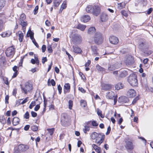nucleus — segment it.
<instances>
[{
    "label": "nucleus",
    "mask_w": 153,
    "mask_h": 153,
    "mask_svg": "<svg viewBox=\"0 0 153 153\" xmlns=\"http://www.w3.org/2000/svg\"><path fill=\"white\" fill-rule=\"evenodd\" d=\"M86 11L88 13H92L97 16L100 13V9L97 5H88L86 8Z\"/></svg>",
    "instance_id": "obj_1"
},
{
    "label": "nucleus",
    "mask_w": 153,
    "mask_h": 153,
    "mask_svg": "<svg viewBox=\"0 0 153 153\" xmlns=\"http://www.w3.org/2000/svg\"><path fill=\"white\" fill-rule=\"evenodd\" d=\"M20 85L22 91L25 94L30 93L33 89L32 84L28 82H26L24 85Z\"/></svg>",
    "instance_id": "obj_2"
},
{
    "label": "nucleus",
    "mask_w": 153,
    "mask_h": 153,
    "mask_svg": "<svg viewBox=\"0 0 153 153\" xmlns=\"http://www.w3.org/2000/svg\"><path fill=\"white\" fill-rule=\"evenodd\" d=\"M128 81L132 86H137L138 85L137 76L135 74H132L129 76Z\"/></svg>",
    "instance_id": "obj_3"
},
{
    "label": "nucleus",
    "mask_w": 153,
    "mask_h": 153,
    "mask_svg": "<svg viewBox=\"0 0 153 153\" xmlns=\"http://www.w3.org/2000/svg\"><path fill=\"white\" fill-rule=\"evenodd\" d=\"M94 40L95 43L98 45L101 44L103 41L102 34L99 32L96 33L94 36Z\"/></svg>",
    "instance_id": "obj_4"
},
{
    "label": "nucleus",
    "mask_w": 153,
    "mask_h": 153,
    "mask_svg": "<svg viewBox=\"0 0 153 153\" xmlns=\"http://www.w3.org/2000/svg\"><path fill=\"white\" fill-rule=\"evenodd\" d=\"M15 53V49L13 46L8 47L5 51V53L7 57H12Z\"/></svg>",
    "instance_id": "obj_5"
},
{
    "label": "nucleus",
    "mask_w": 153,
    "mask_h": 153,
    "mask_svg": "<svg viewBox=\"0 0 153 153\" xmlns=\"http://www.w3.org/2000/svg\"><path fill=\"white\" fill-rule=\"evenodd\" d=\"M67 115L66 114H63L61 115V121L62 125L64 126H67L69 124V122L68 121Z\"/></svg>",
    "instance_id": "obj_6"
},
{
    "label": "nucleus",
    "mask_w": 153,
    "mask_h": 153,
    "mask_svg": "<svg viewBox=\"0 0 153 153\" xmlns=\"http://www.w3.org/2000/svg\"><path fill=\"white\" fill-rule=\"evenodd\" d=\"M105 137V135H102L100 134L95 139V143L98 145H100L103 142Z\"/></svg>",
    "instance_id": "obj_7"
},
{
    "label": "nucleus",
    "mask_w": 153,
    "mask_h": 153,
    "mask_svg": "<svg viewBox=\"0 0 153 153\" xmlns=\"http://www.w3.org/2000/svg\"><path fill=\"white\" fill-rule=\"evenodd\" d=\"M125 147L127 150L131 151L134 148V145L133 143L129 141H127L126 142Z\"/></svg>",
    "instance_id": "obj_8"
},
{
    "label": "nucleus",
    "mask_w": 153,
    "mask_h": 153,
    "mask_svg": "<svg viewBox=\"0 0 153 153\" xmlns=\"http://www.w3.org/2000/svg\"><path fill=\"white\" fill-rule=\"evenodd\" d=\"M134 62L133 57L131 55L128 56L125 61V62L127 65H130L132 64Z\"/></svg>",
    "instance_id": "obj_9"
},
{
    "label": "nucleus",
    "mask_w": 153,
    "mask_h": 153,
    "mask_svg": "<svg viewBox=\"0 0 153 153\" xmlns=\"http://www.w3.org/2000/svg\"><path fill=\"white\" fill-rule=\"evenodd\" d=\"M120 66V64L118 63H115L114 64L110 65L108 67V69L109 71H113L116 69L119 68Z\"/></svg>",
    "instance_id": "obj_10"
},
{
    "label": "nucleus",
    "mask_w": 153,
    "mask_h": 153,
    "mask_svg": "<svg viewBox=\"0 0 153 153\" xmlns=\"http://www.w3.org/2000/svg\"><path fill=\"white\" fill-rule=\"evenodd\" d=\"M82 41L81 37L79 35H75L74 37L73 42L74 43L78 44L80 43Z\"/></svg>",
    "instance_id": "obj_11"
},
{
    "label": "nucleus",
    "mask_w": 153,
    "mask_h": 153,
    "mask_svg": "<svg viewBox=\"0 0 153 153\" xmlns=\"http://www.w3.org/2000/svg\"><path fill=\"white\" fill-rule=\"evenodd\" d=\"M110 42L114 45H116L119 42L118 38L115 36H112L110 37L109 39Z\"/></svg>",
    "instance_id": "obj_12"
},
{
    "label": "nucleus",
    "mask_w": 153,
    "mask_h": 153,
    "mask_svg": "<svg viewBox=\"0 0 153 153\" xmlns=\"http://www.w3.org/2000/svg\"><path fill=\"white\" fill-rule=\"evenodd\" d=\"M136 94L135 91L133 89H130L127 92V96L129 97L132 98L135 97Z\"/></svg>",
    "instance_id": "obj_13"
},
{
    "label": "nucleus",
    "mask_w": 153,
    "mask_h": 153,
    "mask_svg": "<svg viewBox=\"0 0 153 153\" xmlns=\"http://www.w3.org/2000/svg\"><path fill=\"white\" fill-rule=\"evenodd\" d=\"M90 19V17L89 16L86 15L82 16L80 20L81 22L85 23L88 22Z\"/></svg>",
    "instance_id": "obj_14"
},
{
    "label": "nucleus",
    "mask_w": 153,
    "mask_h": 153,
    "mask_svg": "<svg viewBox=\"0 0 153 153\" xmlns=\"http://www.w3.org/2000/svg\"><path fill=\"white\" fill-rule=\"evenodd\" d=\"M65 94L69 93L70 90V85L69 83H65L64 86Z\"/></svg>",
    "instance_id": "obj_15"
},
{
    "label": "nucleus",
    "mask_w": 153,
    "mask_h": 153,
    "mask_svg": "<svg viewBox=\"0 0 153 153\" xmlns=\"http://www.w3.org/2000/svg\"><path fill=\"white\" fill-rule=\"evenodd\" d=\"M18 148L20 150L23 152H24L27 150L29 149V147L27 145H25L23 144H20Z\"/></svg>",
    "instance_id": "obj_16"
},
{
    "label": "nucleus",
    "mask_w": 153,
    "mask_h": 153,
    "mask_svg": "<svg viewBox=\"0 0 153 153\" xmlns=\"http://www.w3.org/2000/svg\"><path fill=\"white\" fill-rule=\"evenodd\" d=\"M118 101L120 102L126 103L128 102L129 101V100L127 97L123 96L119 97Z\"/></svg>",
    "instance_id": "obj_17"
},
{
    "label": "nucleus",
    "mask_w": 153,
    "mask_h": 153,
    "mask_svg": "<svg viewBox=\"0 0 153 153\" xmlns=\"http://www.w3.org/2000/svg\"><path fill=\"white\" fill-rule=\"evenodd\" d=\"M108 19V16L106 14L103 13L100 16V19L102 22H105Z\"/></svg>",
    "instance_id": "obj_18"
},
{
    "label": "nucleus",
    "mask_w": 153,
    "mask_h": 153,
    "mask_svg": "<svg viewBox=\"0 0 153 153\" xmlns=\"http://www.w3.org/2000/svg\"><path fill=\"white\" fill-rule=\"evenodd\" d=\"M91 50L92 55L94 56L97 55L98 53L97 52V48L95 46H91Z\"/></svg>",
    "instance_id": "obj_19"
},
{
    "label": "nucleus",
    "mask_w": 153,
    "mask_h": 153,
    "mask_svg": "<svg viewBox=\"0 0 153 153\" xmlns=\"http://www.w3.org/2000/svg\"><path fill=\"white\" fill-rule=\"evenodd\" d=\"M102 89L104 90H109L111 88V85L108 84H102Z\"/></svg>",
    "instance_id": "obj_20"
},
{
    "label": "nucleus",
    "mask_w": 153,
    "mask_h": 153,
    "mask_svg": "<svg viewBox=\"0 0 153 153\" xmlns=\"http://www.w3.org/2000/svg\"><path fill=\"white\" fill-rule=\"evenodd\" d=\"M73 51L76 53H80L82 51L81 49L77 46H73Z\"/></svg>",
    "instance_id": "obj_21"
},
{
    "label": "nucleus",
    "mask_w": 153,
    "mask_h": 153,
    "mask_svg": "<svg viewBox=\"0 0 153 153\" xmlns=\"http://www.w3.org/2000/svg\"><path fill=\"white\" fill-rule=\"evenodd\" d=\"M86 26L85 25L79 24L76 27V28L81 31H83L85 29Z\"/></svg>",
    "instance_id": "obj_22"
},
{
    "label": "nucleus",
    "mask_w": 153,
    "mask_h": 153,
    "mask_svg": "<svg viewBox=\"0 0 153 153\" xmlns=\"http://www.w3.org/2000/svg\"><path fill=\"white\" fill-rule=\"evenodd\" d=\"M114 96V93L112 91L108 92L107 93L106 97L108 99H112Z\"/></svg>",
    "instance_id": "obj_23"
},
{
    "label": "nucleus",
    "mask_w": 153,
    "mask_h": 153,
    "mask_svg": "<svg viewBox=\"0 0 153 153\" xmlns=\"http://www.w3.org/2000/svg\"><path fill=\"white\" fill-rule=\"evenodd\" d=\"M20 120L17 117H14L13 120V124L14 126H16L19 124Z\"/></svg>",
    "instance_id": "obj_24"
},
{
    "label": "nucleus",
    "mask_w": 153,
    "mask_h": 153,
    "mask_svg": "<svg viewBox=\"0 0 153 153\" xmlns=\"http://www.w3.org/2000/svg\"><path fill=\"white\" fill-rule=\"evenodd\" d=\"M6 4L5 0H0V11L2 10Z\"/></svg>",
    "instance_id": "obj_25"
},
{
    "label": "nucleus",
    "mask_w": 153,
    "mask_h": 153,
    "mask_svg": "<svg viewBox=\"0 0 153 153\" xmlns=\"http://www.w3.org/2000/svg\"><path fill=\"white\" fill-rule=\"evenodd\" d=\"M100 134V133H97L96 132H94L91 134V138L92 139L95 140Z\"/></svg>",
    "instance_id": "obj_26"
},
{
    "label": "nucleus",
    "mask_w": 153,
    "mask_h": 153,
    "mask_svg": "<svg viewBox=\"0 0 153 153\" xmlns=\"http://www.w3.org/2000/svg\"><path fill=\"white\" fill-rule=\"evenodd\" d=\"M120 76L121 77H123L126 76L128 74V73L126 71L123 70L120 72Z\"/></svg>",
    "instance_id": "obj_27"
},
{
    "label": "nucleus",
    "mask_w": 153,
    "mask_h": 153,
    "mask_svg": "<svg viewBox=\"0 0 153 153\" xmlns=\"http://www.w3.org/2000/svg\"><path fill=\"white\" fill-rule=\"evenodd\" d=\"M11 33L9 31H7L6 32H3L1 34V36L3 37H9L11 35Z\"/></svg>",
    "instance_id": "obj_28"
},
{
    "label": "nucleus",
    "mask_w": 153,
    "mask_h": 153,
    "mask_svg": "<svg viewBox=\"0 0 153 153\" xmlns=\"http://www.w3.org/2000/svg\"><path fill=\"white\" fill-rule=\"evenodd\" d=\"M123 86L124 85L122 83H118L115 86V88L116 89L118 90L123 88Z\"/></svg>",
    "instance_id": "obj_29"
},
{
    "label": "nucleus",
    "mask_w": 153,
    "mask_h": 153,
    "mask_svg": "<svg viewBox=\"0 0 153 153\" xmlns=\"http://www.w3.org/2000/svg\"><path fill=\"white\" fill-rule=\"evenodd\" d=\"M97 69L99 71L102 72H105V68L100 66L99 65H97L96 66Z\"/></svg>",
    "instance_id": "obj_30"
},
{
    "label": "nucleus",
    "mask_w": 153,
    "mask_h": 153,
    "mask_svg": "<svg viewBox=\"0 0 153 153\" xmlns=\"http://www.w3.org/2000/svg\"><path fill=\"white\" fill-rule=\"evenodd\" d=\"M67 7V3L65 1H64L62 4L61 7L59 9V12H61L62 10L65 9Z\"/></svg>",
    "instance_id": "obj_31"
},
{
    "label": "nucleus",
    "mask_w": 153,
    "mask_h": 153,
    "mask_svg": "<svg viewBox=\"0 0 153 153\" xmlns=\"http://www.w3.org/2000/svg\"><path fill=\"white\" fill-rule=\"evenodd\" d=\"M96 29L94 27H90L88 30V34H91L94 33L96 31Z\"/></svg>",
    "instance_id": "obj_32"
},
{
    "label": "nucleus",
    "mask_w": 153,
    "mask_h": 153,
    "mask_svg": "<svg viewBox=\"0 0 153 153\" xmlns=\"http://www.w3.org/2000/svg\"><path fill=\"white\" fill-rule=\"evenodd\" d=\"M19 34V39L20 42H21L22 41V40L23 39L24 35L23 33L20 31H19L18 32Z\"/></svg>",
    "instance_id": "obj_33"
},
{
    "label": "nucleus",
    "mask_w": 153,
    "mask_h": 153,
    "mask_svg": "<svg viewBox=\"0 0 153 153\" xmlns=\"http://www.w3.org/2000/svg\"><path fill=\"white\" fill-rule=\"evenodd\" d=\"M94 149L96 152H101V149L100 147H98L97 145L95 144H93L92 145Z\"/></svg>",
    "instance_id": "obj_34"
},
{
    "label": "nucleus",
    "mask_w": 153,
    "mask_h": 153,
    "mask_svg": "<svg viewBox=\"0 0 153 153\" xmlns=\"http://www.w3.org/2000/svg\"><path fill=\"white\" fill-rule=\"evenodd\" d=\"M125 5V2H122L118 4V7L120 9H121L124 7Z\"/></svg>",
    "instance_id": "obj_35"
},
{
    "label": "nucleus",
    "mask_w": 153,
    "mask_h": 153,
    "mask_svg": "<svg viewBox=\"0 0 153 153\" xmlns=\"http://www.w3.org/2000/svg\"><path fill=\"white\" fill-rule=\"evenodd\" d=\"M80 103L81 105L83 107H85L87 105L86 101L84 100H81Z\"/></svg>",
    "instance_id": "obj_36"
},
{
    "label": "nucleus",
    "mask_w": 153,
    "mask_h": 153,
    "mask_svg": "<svg viewBox=\"0 0 153 153\" xmlns=\"http://www.w3.org/2000/svg\"><path fill=\"white\" fill-rule=\"evenodd\" d=\"M61 2V0H55L54 2V5L56 7H58Z\"/></svg>",
    "instance_id": "obj_37"
},
{
    "label": "nucleus",
    "mask_w": 153,
    "mask_h": 153,
    "mask_svg": "<svg viewBox=\"0 0 153 153\" xmlns=\"http://www.w3.org/2000/svg\"><path fill=\"white\" fill-rule=\"evenodd\" d=\"M49 53H51L53 52V50L52 49L51 45H48L47 47Z\"/></svg>",
    "instance_id": "obj_38"
},
{
    "label": "nucleus",
    "mask_w": 153,
    "mask_h": 153,
    "mask_svg": "<svg viewBox=\"0 0 153 153\" xmlns=\"http://www.w3.org/2000/svg\"><path fill=\"white\" fill-rule=\"evenodd\" d=\"M89 127L87 126H85L84 128H83V131L85 133H86L87 131H89Z\"/></svg>",
    "instance_id": "obj_39"
},
{
    "label": "nucleus",
    "mask_w": 153,
    "mask_h": 153,
    "mask_svg": "<svg viewBox=\"0 0 153 153\" xmlns=\"http://www.w3.org/2000/svg\"><path fill=\"white\" fill-rule=\"evenodd\" d=\"M20 21V25L23 27H26L27 25V23L25 22L24 20H21Z\"/></svg>",
    "instance_id": "obj_40"
},
{
    "label": "nucleus",
    "mask_w": 153,
    "mask_h": 153,
    "mask_svg": "<svg viewBox=\"0 0 153 153\" xmlns=\"http://www.w3.org/2000/svg\"><path fill=\"white\" fill-rule=\"evenodd\" d=\"M32 130L34 131H36L38 129V127L36 125H33L31 127Z\"/></svg>",
    "instance_id": "obj_41"
},
{
    "label": "nucleus",
    "mask_w": 153,
    "mask_h": 153,
    "mask_svg": "<svg viewBox=\"0 0 153 153\" xmlns=\"http://www.w3.org/2000/svg\"><path fill=\"white\" fill-rule=\"evenodd\" d=\"M47 130L48 131L49 133L50 134V135H52L53 133V132L54 131V128H52L48 129Z\"/></svg>",
    "instance_id": "obj_42"
},
{
    "label": "nucleus",
    "mask_w": 153,
    "mask_h": 153,
    "mask_svg": "<svg viewBox=\"0 0 153 153\" xmlns=\"http://www.w3.org/2000/svg\"><path fill=\"white\" fill-rule=\"evenodd\" d=\"M5 58L3 56H0V62L4 63L5 62Z\"/></svg>",
    "instance_id": "obj_43"
},
{
    "label": "nucleus",
    "mask_w": 153,
    "mask_h": 153,
    "mask_svg": "<svg viewBox=\"0 0 153 153\" xmlns=\"http://www.w3.org/2000/svg\"><path fill=\"white\" fill-rule=\"evenodd\" d=\"M97 114L99 116H100L102 118H103L104 116L102 114L101 111L99 109H97Z\"/></svg>",
    "instance_id": "obj_44"
},
{
    "label": "nucleus",
    "mask_w": 153,
    "mask_h": 153,
    "mask_svg": "<svg viewBox=\"0 0 153 153\" xmlns=\"http://www.w3.org/2000/svg\"><path fill=\"white\" fill-rule=\"evenodd\" d=\"M73 105V101L71 100H70L68 102L69 108L70 109H71Z\"/></svg>",
    "instance_id": "obj_45"
},
{
    "label": "nucleus",
    "mask_w": 153,
    "mask_h": 153,
    "mask_svg": "<svg viewBox=\"0 0 153 153\" xmlns=\"http://www.w3.org/2000/svg\"><path fill=\"white\" fill-rule=\"evenodd\" d=\"M36 105V102L35 101L32 102L30 105L29 108L30 109H32L33 107Z\"/></svg>",
    "instance_id": "obj_46"
},
{
    "label": "nucleus",
    "mask_w": 153,
    "mask_h": 153,
    "mask_svg": "<svg viewBox=\"0 0 153 153\" xmlns=\"http://www.w3.org/2000/svg\"><path fill=\"white\" fill-rule=\"evenodd\" d=\"M24 118L28 119L29 117V114L28 111H27L24 115Z\"/></svg>",
    "instance_id": "obj_47"
},
{
    "label": "nucleus",
    "mask_w": 153,
    "mask_h": 153,
    "mask_svg": "<svg viewBox=\"0 0 153 153\" xmlns=\"http://www.w3.org/2000/svg\"><path fill=\"white\" fill-rule=\"evenodd\" d=\"M26 18V16L25 14H22L20 16V21L21 20H24Z\"/></svg>",
    "instance_id": "obj_48"
},
{
    "label": "nucleus",
    "mask_w": 153,
    "mask_h": 153,
    "mask_svg": "<svg viewBox=\"0 0 153 153\" xmlns=\"http://www.w3.org/2000/svg\"><path fill=\"white\" fill-rule=\"evenodd\" d=\"M121 13L122 15H123L127 17L128 16V13H126V11L124 10H123L121 11Z\"/></svg>",
    "instance_id": "obj_49"
},
{
    "label": "nucleus",
    "mask_w": 153,
    "mask_h": 153,
    "mask_svg": "<svg viewBox=\"0 0 153 153\" xmlns=\"http://www.w3.org/2000/svg\"><path fill=\"white\" fill-rule=\"evenodd\" d=\"M57 89L59 91V94H60L62 92V88L60 85H58Z\"/></svg>",
    "instance_id": "obj_50"
},
{
    "label": "nucleus",
    "mask_w": 153,
    "mask_h": 153,
    "mask_svg": "<svg viewBox=\"0 0 153 153\" xmlns=\"http://www.w3.org/2000/svg\"><path fill=\"white\" fill-rule=\"evenodd\" d=\"M39 9V6H36L34 10V14L36 15V14L38 12V10Z\"/></svg>",
    "instance_id": "obj_51"
},
{
    "label": "nucleus",
    "mask_w": 153,
    "mask_h": 153,
    "mask_svg": "<svg viewBox=\"0 0 153 153\" xmlns=\"http://www.w3.org/2000/svg\"><path fill=\"white\" fill-rule=\"evenodd\" d=\"M144 45V43L143 42H142L139 45V47L140 49H143Z\"/></svg>",
    "instance_id": "obj_52"
},
{
    "label": "nucleus",
    "mask_w": 153,
    "mask_h": 153,
    "mask_svg": "<svg viewBox=\"0 0 153 153\" xmlns=\"http://www.w3.org/2000/svg\"><path fill=\"white\" fill-rule=\"evenodd\" d=\"M92 125L93 126H98V124L97 123L96 121H93L92 122Z\"/></svg>",
    "instance_id": "obj_53"
},
{
    "label": "nucleus",
    "mask_w": 153,
    "mask_h": 153,
    "mask_svg": "<svg viewBox=\"0 0 153 153\" xmlns=\"http://www.w3.org/2000/svg\"><path fill=\"white\" fill-rule=\"evenodd\" d=\"M47 61V59L46 57H43L42 59V62L43 64H44L45 62Z\"/></svg>",
    "instance_id": "obj_54"
},
{
    "label": "nucleus",
    "mask_w": 153,
    "mask_h": 153,
    "mask_svg": "<svg viewBox=\"0 0 153 153\" xmlns=\"http://www.w3.org/2000/svg\"><path fill=\"white\" fill-rule=\"evenodd\" d=\"M31 114L33 117H36L37 115V114L36 112L33 111H32L31 112Z\"/></svg>",
    "instance_id": "obj_55"
},
{
    "label": "nucleus",
    "mask_w": 153,
    "mask_h": 153,
    "mask_svg": "<svg viewBox=\"0 0 153 153\" xmlns=\"http://www.w3.org/2000/svg\"><path fill=\"white\" fill-rule=\"evenodd\" d=\"M46 48V46L45 45H43L42 48V52L43 53L45 51Z\"/></svg>",
    "instance_id": "obj_56"
},
{
    "label": "nucleus",
    "mask_w": 153,
    "mask_h": 153,
    "mask_svg": "<svg viewBox=\"0 0 153 153\" xmlns=\"http://www.w3.org/2000/svg\"><path fill=\"white\" fill-rule=\"evenodd\" d=\"M111 130V127L110 126H109L107 128V131L105 134H106L107 135L108 134L110 133Z\"/></svg>",
    "instance_id": "obj_57"
},
{
    "label": "nucleus",
    "mask_w": 153,
    "mask_h": 153,
    "mask_svg": "<svg viewBox=\"0 0 153 153\" xmlns=\"http://www.w3.org/2000/svg\"><path fill=\"white\" fill-rule=\"evenodd\" d=\"M149 61V59L148 58H146L144 59L143 60V63L145 66L147 64L148 61Z\"/></svg>",
    "instance_id": "obj_58"
},
{
    "label": "nucleus",
    "mask_w": 153,
    "mask_h": 153,
    "mask_svg": "<svg viewBox=\"0 0 153 153\" xmlns=\"http://www.w3.org/2000/svg\"><path fill=\"white\" fill-rule=\"evenodd\" d=\"M33 42L34 44V45L38 48L39 47V45L37 43L35 39H33Z\"/></svg>",
    "instance_id": "obj_59"
},
{
    "label": "nucleus",
    "mask_w": 153,
    "mask_h": 153,
    "mask_svg": "<svg viewBox=\"0 0 153 153\" xmlns=\"http://www.w3.org/2000/svg\"><path fill=\"white\" fill-rule=\"evenodd\" d=\"M9 99V96L8 95H6L5 97V101L6 103L8 104V103Z\"/></svg>",
    "instance_id": "obj_60"
},
{
    "label": "nucleus",
    "mask_w": 153,
    "mask_h": 153,
    "mask_svg": "<svg viewBox=\"0 0 153 153\" xmlns=\"http://www.w3.org/2000/svg\"><path fill=\"white\" fill-rule=\"evenodd\" d=\"M50 82L51 84V85L53 86H54L55 85L56 83L54 81V80L53 79H52L50 81Z\"/></svg>",
    "instance_id": "obj_61"
},
{
    "label": "nucleus",
    "mask_w": 153,
    "mask_h": 153,
    "mask_svg": "<svg viewBox=\"0 0 153 153\" xmlns=\"http://www.w3.org/2000/svg\"><path fill=\"white\" fill-rule=\"evenodd\" d=\"M28 97H26L24 100L21 103V104H24L25 103H26L28 100Z\"/></svg>",
    "instance_id": "obj_62"
},
{
    "label": "nucleus",
    "mask_w": 153,
    "mask_h": 153,
    "mask_svg": "<svg viewBox=\"0 0 153 153\" xmlns=\"http://www.w3.org/2000/svg\"><path fill=\"white\" fill-rule=\"evenodd\" d=\"M39 108L40 105H37L34 108V110L36 111H37L39 109Z\"/></svg>",
    "instance_id": "obj_63"
},
{
    "label": "nucleus",
    "mask_w": 153,
    "mask_h": 153,
    "mask_svg": "<svg viewBox=\"0 0 153 153\" xmlns=\"http://www.w3.org/2000/svg\"><path fill=\"white\" fill-rule=\"evenodd\" d=\"M152 11V8H149L147 11V13L148 14H150Z\"/></svg>",
    "instance_id": "obj_64"
}]
</instances>
